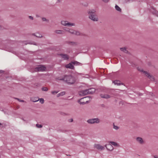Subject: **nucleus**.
Returning <instances> with one entry per match:
<instances>
[{
    "mask_svg": "<svg viewBox=\"0 0 158 158\" xmlns=\"http://www.w3.org/2000/svg\"><path fill=\"white\" fill-rule=\"evenodd\" d=\"M94 148L97 149L98 150H103L104 149V147L101 145L99 144H95L94 145Z\"/></svg>",
    "mask_w": 158,
    "mask_h": 158,
    "instance_id": "1a4fd4ad",
    "label": "nucleus"
},
{
    "mask_svg": "<svg viewBox=\"0 0 158 158\" xmlns=\"http://www.w3.org/2000/svg\"><path fill=\"white\" fill-rule=\"evenodd\" d=\"M88 94H92L94 93L95 91L94 88H92L87 89Z\"/></svg>",
    "mask_w": 158,
    "mask_h": 158,
    "instance_id": "2eb2a0df",
    "label": "nucleus"
},
{
    "mask_svg": "<svg viewBox=\"0 0 158 158\" xmlns=\"http://www.w3.org/2000/svg\"><path fill=\"white\" fill-rule=\"evenodd\" d=\"M109 143H110V144H111L112 145L114 146L118 147L119 146V144L113 141H109L108 142Z\"/></svg>",
    "mask_w": 158,
    "mask_h": 158,
    "instance_id": "f3484780",
    "label": "nucleus"
},
{
    "mask_svg": "<svg viewBox=\"0 0 158 158\" xmlns=\"http://www.w3.org/2000/svg\"><path fill=\"white\" fill-rule=\"evenodd\" d=\"M0 49L5 50L8 51L12 52L9 49L6 47H3L2 44H0Z\"/></svg>",
    "mask_w": 158,
    "mask_h": 158,
    "instance_id": "dca6fc26",
    "label": "nucleus"
},
{
    "mask_svg": "<svg viewBox=\"0 0 158 158\" xmlns=\"http://www.w3.org/2000/svg\"><path fill=\"white\" fill-rule=\"evenodd\" d=\"M88 102V101H87L86 102H81V101H80V104H85V103H87Z\"/></svg>",
    "mask_w": 158,
    "mask_h": 158,
    "instance_id": "2f4dec72",
    "label": "nucleus"
},
{
    "mask_svg": "<svg viewBox=\"0 0 158 158\" xmlns=\"http://www.w3.org/2000/svg\"><path fill=\"white\" fill-rule=\"evenodd\" d=\"M61 24L64 26H72L75 25V24L73 23H70L66 21H62L61 22Z\"/></svg>",
    "mask_w": 158,
    "mask_h": 158,
    "instance_id": "39448f33",
    "label": "nucleus"
},
{
    "mask_svg": "<svg viewBox=\"0 0 158 158\" xmlns=\"http://www.w3.org/2000/svg\"><path fill=\"white\" fill-rule=\"evenodd\" d=\"M1 125V123H0V125Z\"/></svg>",
    "mask_w": 158,
    "mask_h": 158,
    "instance_id": "c03bdc74",
    "label": "nucleus"
},
{
    "mask_svg": "<svg viewBox=\"0 0 158 158\" xmlns=\"http://www.w3.org/2000/svg\"><path fill=\"white\" fill-rule=\"evenodd\" d=\"M138 69L140 72H143V73L145 74V76L147 77L151 81H155V78L152 75H151L150 74L147 72L143 70L142 69L139 68H138Z\"/></svg>",
    "mask_w": 158,
    "mask_h": 158,
    "instance_id": "7ed1b4c3",
    "label": "nucleus"
},
{
    "mask_svg": "<svg viewBox=\"0 0 158 158\" xmlns=\"http://www.w3.org/2000/svg\"><path fill=\"white\" fill-rule=\"evenodd\" d=\"M113 128L114 129L116 130H118L119 129L118 127L115 126L114 124L113 125Z\"/></svg>",
    "mask_w": 158,
    "mask_h": 158,
    "instance_id": "cd10ccee",
    "label": "nucleus"
},
{
    "mask_svg": "<svg viewBox=\"0 0 158 158\" xmlns=\"http://www.w3.org/2000/svg\"><path fill=\"white\" fill-rule=\"evenodd\" d=\"M105 147L107 149L110 151H112L113 150L114 148L112 145L110 143H109L108 144H107L105 145Z\"/></svg>",
    "mask_w": 158,
    "mask_h": 158,
    "instance_id": "9d476101",
    "label": "nucleus"
},
{
    "mask_svg": "<svg viewBox=\"0 0 158 158\" xmlns=\"http://www.w3.org/2000/svg\"><path fill=\"white\" fill-rule=\"evenodd\" d=\"M113 82L114 84L115 85H120V81L118 80H115Z\"/></svg>",
    "mask_w": 158,
    "mask_h": 158,
    "instance_id": "4be33fe9",
    "label": "nucleus"
},
{
    "mask_svg": "<svg viewBox=\"0 0 158 158\" xmlns=\"http://www.w3.org/2000/svg\"><path fill=\"white\" fill-rule=\"evenodd\" d=\"M15 98V99L17 100H18L20 102H24V101L23 100H21L19 99L18 98Z\"/></svg>",
    "mask_w": 158,
    "mask_h": 158,
    "instance_id": "473e14b6",
    "label": "nucleus"
},
{
    "mask_svg": "<svg viewBox=\"0 0 158 158\" xmlns=\"http://www.w3.org/2000/svg\"><path fill=\"white\" fill-rule=\"evenodd\" d=\"M65 94V92H61V93H59L57 94V97H59L60 96H62L64 95Z\"/></svg>",
    "mask_w": 158,
    "mask_h": 158,
    "instance_id": "412c9836",
    "label": "nucleus"
},
{
    "mask_svg": "<svg viewBox=\"0 0 158 158\" xmlns=\"http://www.w3.org/2000/svg\"><path fill=\"white\" fill-rule=\"evenodd\" d=\"M79 94L81 96H84L88 94L87 89L82 90L80 92Z\"/></svg>",
    "mask_w": 158,
    "mask_h": 158,
    "instance_id": "9b49d317",
    "label": "nucleus"
},
{
    "mask_svg": "<svg viewBox=\"0 0 158 158\" xmlns=\"http://www.w3.org/2000/svg\"><path fill=\"white\" fill-rule=\"evenodd\" d=\"M46 67L44 65H40L36 67L35 69V71H43L45 70Z\"/></svg>",
    "mask_w": 158,
    "mask_h": 158,
    "instance_id": "423d86ee",
    "label": "nucleus"
},
{
    "mask_svg": "<svg viewBox=\"0 0 158 158\" xmlns=\"http://www.w3.org/2000/svg\"><path fill=\"white\" fill-rule=\"evenodd\" d=\"M39 100L40 101V102L42 104H43L44 102V99L42 98L39 99Z\"/></svg>",
    "mask_w": 158,
    "mask_h": 158,
    "instance_id": "bb28decb",
    "label": "nucleus"
},
{
    "mask_svg": "<svg viewBox=\"0 0 158 158\" xmlns=\"http://www.w3.org/2000/svg\"><path fill=\"white\" fill-rule=\"evenodd\" d=\"M66 68H69L71 69H73L74 67L71 63H69V64L66 65L65 66Z\"/></svg>",
    "mask_w": 158,
    "mask_h": 158,
    "instance_id": "ddd939ff",
    "label": "nucleus"
},
{
    "mask_svg": "<svg viewBox=\"0 0 158 158\" xmlns=\"http://www.w3.org/2000/svg\"><path fill=\"white\" fill-rule=\"evenodd\" d=\"M115 8L116 10H117V11L120 12L121 11V9L118 5H116L115 6Z\"/></svg>",
    "mask_w": 158,
    "mask_h": 158,
    "instance_id": "5701e85b",
    "label": "nucleus"
},
{
    "mask_svg": "<svg viewBox=\"0 0 158 158\" xmlns=\"http://www.w3.org/2000/svg\"><path fill=\"white\" fill-rule=\"evenodd\" d=\"M71 122H72V121H73V120H72V119L71 120Z\"/></svg>",
    "mask_w": 158,
    "mask_h": 158,
    "instance_id": "79ce46f5",
    "label": "nucleus"
},
{
    "mask_svg": "<svg viewBox=\"0 0 158 158\" xmlns=\"http://www.w3.org/2000/svg\"><path fill=\"white\" fill-rule=\"evenodd\" d=\"M73 64L75 65H81V63L77 62V61H74L72 62Z\"/></svg>",
    "mask_w": 158,
    "mask_h": 158,
    "instance_id": "b1692460",
    "label": "nucleus"
},
{
    "mask_svg": "<svg viewBox=\"0 0 158 158\" xmlns=\"http://www.w3.org/2000/svg\"><path fill=\"white\" fill-rule=\"evenodd\" d=\"M103 2H105V3H107V2H108L109 0H102Z\"/></svg>",
    "mask_w": 158,
    "mask_h": 158,
    "instance_id": "c9c22d12",
    "label": "nucleus"
},
{
    "mask_svg": "<svg viewBox=\"0 0 158 158\" xmlns=\"http://www.w3.org/2000/svg\"><path fill=\"white\" fill-rule=\"evenodd\" d=\"M120 49L122 51L125 53H127V50L126 48H120Z\"/></svg>",
    "mask_w": 158,
    "mask_h": 158,
    "instance_id": "aec40b11",
    "label": "nucleus"
},
{
    "mask_svg": "<svg viewBox=\"0 0 158 158\" xmlns=\"http://www.w3.org/2000/svg\"><path fill=\"white\" fill-rule=\"evenodd\" d=\"M39 99H38L37 98H35L33 99H31V100L33 102H36L39 101Z\"/></svg>",
    "mask_w": 158,
    "mask_h": 158,
    "instance_id": "393cba45",
    "label": "nucleus"
},
{
    "mask_svg": "<svg viewBox=\"0 0 158 158\" xmlns=\"http://www.w3.org/2000/svg\"><path fill=\"white\" fill-rule=\"evenodd\" d=\"M2 27L1 26H0V29H1Z\"/></svg>",
    "mask_w": 158,
    "mask_h": 158,
    "instance_id": "a19ab883",
    "label": "nucleus"
},
{
    "mask_svg": "<svg viewBox=\"0 0 158 158\" xmlns=\"http://www.w3.org/2000/svg\"><path fill=\"white\" fill-rule=\"evenodd\" d=\"M135 140L137 143L140 144L142 145L145 143L144 140L141 137H137Z\"/></svg>",
    "mask_w": 158,
    "mask_h": 158,
    "instance_id": "0eeeda50",
    "label": "nucleus"
},
{
    "mask_svg": "<svg viewBox=\"0 0 158 158\" xmlns=\"http://www.w3.org/2000/svg\"><path fill=\"white\" fill-rule=\"evenodd\" d=\"M69 29H69V28H66V27H64V31H68V32L69 31Z\"/></svg>",
    "mask_w": 158,
    "mask_h": 158,
    "instance_id": "7c9ffc66",
    "label": "nucleus"
},
{
    "mask_svg": "<svg viewBox=\"0 0 158 158\" xmlns=\"http://www.w3.org/2000/svg\"><path fill=\"white\" fill-rule=\"evenodd\" d=\"M87 122L88 123L90 124L98 123L100 122V120L99 118H96L89 119Z\"/></svg>",
    "mask_w": 158,
    "mask_h": 158,
    "instance_id": "20e7f679",
    "label": "nucleus"
},
{
    "mask_svg": "<svg viewBox=\"0 0 158 158\" xmlns=\"http://www.w3.org/2000/svg\"><path fill=\"white\" fill-rule=\"evenodd\" d=\"M55 32L57 34H63V31L61 30H56L55 31Z\"/></svg>",
    "mask_w": 158,
    "mask_h": 158,
    "instance_id": "6ab92c4d",
    "label": "nucleus"
},
{
    "mask_svg": "<svg viewBox=\"0 0 158 158\" xmlns=\"http://www.w3.org/2000/svg\"><path fill=\"white\" fill-rule=\"evenodd\" d=\"M154 158H158V156L155 155L154 156Z\"/></svg>",
    "mask_w": 158,
    "mask_h": 158,
    "instance_id": "58836bf2",
    "label": "nucleus"
},
{
    "mask_svg": "<svg viewBox=\"0 0 158 158\" xmlns=\"http://www.w3.org/2000/svg\"><path fill=\"white\" fill-rule=\"evenodd\" d=\"M71 122H72V121H73V120H72V119L71 120Z\"/></svg>",
    "mask_w": 158,
    "mask_h": 158,
    "instance_id": "37998d69",
    "label": "nucleus"
},
{
    "mask_svg": "<svg viewBox=\"0 0 158 158\" xmlns=\"http://www.w3.org/2000/svg\"><path fill=\"white\" fill-rule=\"evenodd\" d=\"M95 12V10L94 9L87 11L89 18L93 21L97 22L98 20V18Z\"/></svg>",
    "mask_w": 158,
    "mask_h": 158,
    "instance_id": "f257e3e1",
    "label": "nucleus"
},
{
    "mask_svg": "<svg viewBox=\"0 0 158 158\" xmlns=\"http://www.w3.org/2000/svg\"><path fill=\"white\" fill-rule=\"evenodd\" d=\"M29 19H31V20H33V18L31 16H29Z\"/></svg>",
    "mask_w": 158,
    "mask_h": 158,
    "instance_id": "e433bc0d",
    "label": "nucleus"
},
{
    "mask_svg": "<svg viewBox=\"0 0 158 158\" xmlns=\"http://www.w3.org/2000/svg\"><path fill=\"white\" fill-rule=\"evenodd\" d=\"M33 35L37 37L40 38L42 37V35L39 33H36L34 34H33Z\"/></svg>",
    "mask_w": 158,
    "mask_h": 158,
    "instance_id": "a211bd4d",
    "label": "nucleus"
},
{
    "mask_svg": "<svg viewBox=\"0 0 158 158\" xmlns=\"http://www.w3.org/2000/svg\"><path fill=\"white\" fill-rule=\"evenodd\" d=\"M60 56L64 60H68L69 58L67 54H60Z\"/></svg>",
    "mask_w": 158,
    "mask_h": 158,
    "instance_id": "f8f14e48",
    "label": "nucleus"
},
{
    "mask_svg": "<svg viewBox=\"0 0 158 158\" xmlns=\"http://www.w3.org/2000/svg\"><path fill=\"white\" fill-rule=\"evenodd\" d=\"M100 96L102 98L106 99H108L110 97V95L106 94H101Z\"/></svg>",
    "mask_w": 158,
    "mask_h": 158,
    "instance_id": "4468645a",
    "label": "nucleus"
},
{
    "mask_svg": "<svg viewBox=\"0 0 158 158\" xmlns=\"http://www.w3.org/2000/svg\"><path fill=\"white\" fill-rule=\"evenodd\" d=\"M3 72V71L2 70H0V73H2Z\"/></svg>",
    "mask_w": 158,
    "mask_h": 158,
    "instance_id": "ea45409f",
    "label": "nucleus"
},
{
    "mask_svg": "<svg viewBox=\"0 0 158 158\" xmlns=\"http://www.w3.org/2000/svg\"><path fill=\"white\" fill-rule=\"evenodd\" d=\"M88 98V97H84L83 98H81L80 100H82V99H86L87 98Z\"/></svg>",
    "mask_w": 158,
    "mask_h": 158,
    "instance_id": "4c0bfd02",
    "label": "nucleus"
},
{
    "mask_svg": "<svg viewBox=\"0 0 158 158\" xmlns=\"http://www.w3.org/2000/svg\"><path fill=\"white\" fill-rule=\"evenodd\" d=\"M58 91H52L51 92V93L53 94H56L57 93H58Z\"/></svg>",
    "mask_w": 158,
    "mask_h": 158,
    "instance_id": "c756f323",
    "label": "nucleus"
},
{
    "mask_svg": "<svg viewBox=\"0 0 158 158\" xmlns=\"http://www.w3.org/2000/svg\"><path fill=\"white\" fill-rule=\"evenodd\" d=\"M42 19L43 21H48L45 18H43Z\"/></svg>",
    "mask_w": 158,
    "mask_h": 158,
    "instance_id": "72a5a7b5",
    "label": "nucleus"
},
{
    "mask_svg": "<svg viewBox=\"0 0 158 158\" xmlns=\"http://www.w3.org/2000/svg\"><path fill=\"white\" fill-rule=\"evenodd\" d=\"M60 80L65 81L69 84H73L75 82V78L71 76L65 75L63 78L60 79Z\"/></svg>",
    "mask_w": 158,
    "mask_h": 158,
    "instance_id": "f03ea898",
    "label": "nucleus"
},
{
    "mask_svg": "<svg viewBox=\"0 0 158 158\" xmlns=\"http://www.w3.org/2000/svg\"><path fill=\"white\" fill-rule=\"evenodd\" d=\"M36 127L39 128H41L42 127V125L40 124H36Z\"/></svg>",
    "mask_w": 158,
    "mask_h": 158,
    "instance_id": "c85d7f7f",
    "label": "nucleus"
},
{
    "mask_svg": "<svg viewBox=\"0 0 158 158\" xmlns=\"http://www.w3.org/2000/svg\"><path fill=\"white\" fill-rule=\"evenodd\" d=\"M69 32L71 34L77 35H80V33L79 31L72 29H69Z\"/></svg>",
    "mask_w": 158,
    "mask_h": 158,
    "instance_id": "6e6552de",
    "label": "nucleus"
},
{
    "mask_svg": "<svg viewBox=\"0 0 158 158\" xmlns=\"http://www.w3.org/2000/svg\"><path fill=\"white\" fill-rule=\"evenodd\" d=\"M42 89L43 91H46L48 90V89L47 87H44L42 88Z\"/></svg>",
    "mask_w": 158,
    "mask_h": 158,
    "instance_id": "a878e982",
    "label": "nucleus"
},
{
    "mask_svg": "<svg viewBox=\"0 0 158 158\" xmlns=\"http://www.w3.org/2000/svg\"><path fill=\"white\" fill-rule=\"evenodd\" d=\"M70 44H71L73 45H77V43L75 42H70Z\"/></svg>",
    "mask_w": 158,
    "mask_h": 158,
    "instance_id": "f704fd0d",
    "label": "nucleus"
}]
</instances>
